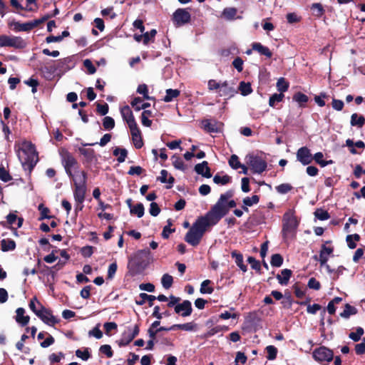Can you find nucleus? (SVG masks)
Returning <instances> with one entry per match:
<instances>
[{
	"label": "nucleus",
	"instance_id": "f257e3e1",
	"mask_svg": "<svg viewBox=\"0 0 365 365\" xmlns=\"http://www.w3.org/2000/svg\"><path fill=\"white\" fill-rule=\"evenodd\" d=\"M150 251L149 249H143L137 251L129 258L128 269L130 275L140 274L149 264Z\"/></svg>",
	"mask_w": 365,
	"mask_h": 365
},
{
	"label": "nucleus",
	"instance_id": "f03ea898",
	"mask_svg": "<svg viewBox=\"0 0 365 365\" xmlns=\"http://www.w3.org/2000/svg\"><path fill=\"white\" fill-rule=\"evenodd\" d=\"M222 217L212 208L204 215L198 217L191 228L204 235L207 228L217 225Z\"/></svg>",
	"mask_w": 365,
	"mask_h": 365
},
{
	"label": "nucleus",
	"instance_id": "7ed1b4c3",
	"mask_svg": "<svg viewBox=\"0 0 365 365\" xmlns=\"http://www.w3.org/2000/svg\"><path fill=\"white\" fill-rule=\"evenodd\" d=\"M298 225L299 222L293 214L286 212L283 215L282 235L284 241L295 237Z\"/></svg>",
	"mask_w": 365,
	"mask_h": 365
},
{
	"label": "nucleus",
	"instance_id": "20e7f679",
	"mask_svg": "<svg viewBox=\"0 0 365 365\" xmlns=\"http://www.w3.org/2000/svg\"><path fill=\"white\" fill-rule=\"evenodd\" d=\"M246 163L251 168L253 173L261 174L267 168V163L262 157L249 153L245 157Z\"/></svg>",
	"mask_w": 365,
	"mask_h": 365
},
{
	"label": "nucleus",
	"instance_id": "39448f33",
	"mask_svg": "<svg viewBox=\"0 0 365 365\" xmlns=\"http://www.w3.org/2000/svg\"><path fill=\"white\" fill-rule=\"evenodd\" d=\"M27 43L20 36H9L0 35V47H12L16 49H24Z\"/></svg>",
	"mask_w": 365,
	"mask_h": 365
},
{
	"label": "nucleus",
	"instance_id": "423d86ee",
	"mask_svg": "<svg viewBox=\"0 0 365 365\" xmlns=\"http://www.w3.org/2000/svg\"><path fill=\"white\" fill-rule=\"evenodd\" d=\"M61 163L65 169L66 173L69 178H73V173L79 169V164L74 156L69 152H66L62 155Z\"/></svg>",
	"mask_w": 365,
	"mask_h": 365
},
{
	"label": "nucleus",
	"instance_id": "0eeeda50",
	"mask_svg": "<svg viewBox=\"0 0 365 365\" xmlns=\"http://www.w3.org/2000/svg\"><path fill=\"white\" fill-rule=\"evenodd\" d=\"M312 356L317 362L322 364H327L334 359V352L331 349L321 346L314 350Z\"/></svg>",
	"mask_w": 365,
	"mask_h": 365
},
{
	"label": "nucleus",
	"instance_id": "6e6552de",
	"mask_svg": "<svg viewBox=\"0 0 365 365\" xmlns=\"http://www.w3.org/2000/svg\"><path fill=\"white\" fill-rule=\"evenodd\" d=\"M233 195V190H229L224 194H221L217 202L211 208L222 218L227 215V209L224 207V202H226L227 200L232 197Z\"/></svg>",
	"mask_w": 365,
	"mask_h": 365
},
{
	"label": "nucleus",
	"instance_id": "1a4fd4ad",
	"mask_svg": "<svg viewBox=\"0 0 365 365\" xmlns=\"http://www.w3.org/2000/svg\"><path fill=\"white\" fill-rule=\"evenodd\" d=\"M172 21L176 27H180L190 22L191 15L186 9L179 8L173 13Z\"/></svg>",
	"mask_w": 365,
	"mask_h": 365
},
{
	"label": "nucleus",
	"instance_id": "9d476101",
	"mask_svg": "<svg viewBox=\"0 0 365 365\" xmlns=\"http://www.w3.org/2000/svg\"><path fill=\"white\" fill-rule=\"evenodd\" d=\"M41 307V312L36 313V316L45 324L48 326H54L60 322V319L53 315L51 310L43 307L40 302H38Z\"/></svg>",
	"mask_w": 365,
	"mask_h": 365
},
{
	"label": "nucleus",
	"instance_id": "9b49d317",
	"mask_svg": "<svg viewBox=\"0 0 365 365\" xmlns=\"http://www.w3.org/2000/svg\"><path fill=\"white\" fill-rule=\"evenodd\" d=\"M86 193V185H85V175H83V182L75 183L73 196L77 203L82 204L85 200Z\"/></svg>",
	"mask_w": 365,
	"mask_h": 365
},
{
	"label": "nucleus",
	"instance_id": "f8f14e48",
	"mask_svg": "<svg viewBox=\"0 0 365 365\" xmlns=\"http://www.w3.org/2000/svg\"><path fill=\"white\" fill-rule=\"evenodd\" d=\"M296 155L297 160L303 165H309L313 161L311 150L307 146H303L299 148L297 151Z\"/></svg>",
	"mask_w": 365,
	"mask_h": 365
},
{
	"label": "nucleus",
	"instance_id": "ddd939ff",
	"mask_svg": "<svg viewBox=\"0 0 365 365\" xmlns=\"http://www.w3.org/2000/svg\"><path fill=\"white\" fill-rule=\"evenodd\" d=\"M203 129L207 133H220L222 123L216 120L205 119L202 121Z\"/></svg>",
	"mask_w": 365,
	"mask_h": 365
},
{
	"label": "nucleus",
	"instance_id": "4468645a",
	"mask_svg": "<svg viewBox=\"0 0 365 365\" xmlns=\"http://www.w3.org/2000/svg\"><path fill=\"white\" fill-rule=\"evenodd\" d=\"M175 312L185 317L191 315L192 312V304L189 300H184L174 307Z\"/></svg>",
	"mask_w": 365,
	"mask_h": 365
},
{
	"label": "nucleus",
	"instance_id": "2eb2a0df",
	"mask_svg": "<svg viewBox=\"0 0 365 365\" xmlns=\"http://www.w3.org/2000/svg\"><path fill=\"white\" fill-rule=\"evenodd\" d=\"M202 237V235L190 227L185 236V240L190 245L196 247L200 244Z\"/></svg>",
	"mask_w": 365,
	"mask_h": 365
},
{
	"label": "nucleus",
	"instance_id": "dca6fc26",
	"mask_svg": "<svg viewBox=\"0 0 365 365\" xmlns=\"http://www.w3.org/2000/svg\"><path fill=\"white\" fill-rule=\"evenodd\" d=\"M219 93L220 96H225L230 98L237 93V91L234 87L230 86L229 83L225 81L221 83Z\"/></svg>",
	"mask_w": 365,
	"mask_h": 365
},
{
	"label": "nucleus",
	"instance_id": "f3484780",
	"mask_svg": "<svg viewBox=\"0 0 365 365\" xmlns=\"http://www.w3.org/2000/svg\"><path fill=\"white\" fill-rule=\"evenodd\" d=\"M333 252V247H327L324 244L322 245L319 255V262L321 266H324L327 264L329 255H331Z\"/></svg>",
	"mask_w": 365,
	"mask_h": 365
},
{
	"label": "nucleus",
	"instance_id": "a211bd4d",
	"mask_svg": "<svg viewBox=\"0 0 365 365\" xmlns=\"http://www.w3.org/2000/svg\"><path fill=\"white\" fill-rule=\"evenodd\" d=\"M194 170L198 175H201L206 178L212 177L210 168L207 161H202L201 163L195 165Z\"/></svg>",
	"mask_w": 365,
	"mask_h": 365
},
{
	"label": "nucleus",
	"instance_id": "6ab92c4d",
	"mask_svg": "<svg viewBox=\"0 0 365 365\" xmlns=\"http://www.w3.org/2000/svg\"><path fill=\"white\" fill-rule=\"evenodd\" d=\"M58 67V66H56L54 64L47 63L43 67H41L39 70L45 78L47 80H51Z\"/></svg>",
	"mask_w": 365,
	"mask_h": 365
},
{
	"label": "nucleus",
	"instance_id": "aec40b11",
	"mask_svg": "<svg viewBox=\"0 0 365 365\" xmlns=\"http://www.w3.org/2000/svg\"><path fill=\"white\" fill-rule=\"evenodd\" d=\"M78 151L85 158L86 164L91 165L94 160H96V156L93 149L79 148Z\"/></svg>",
	"mask_w": 365,
	"mask_h": 365
},
{
	"label": "nucleus",
	"instance_id": "412c9836",
	"mask_svg": "<svg viewBox=\"0 0 365 365\" xmlns=\"http://www.w3.org/2000/svg\"><path fill=\"white\" fill-rule=\"evenodd\" d=\"M16 322L19 324L21 327L26 326L30 320L29 316H25V309L22 307H19L16 310Z\"/></svg>",
	"mask_w": 365,
	"mask_h": 365
},
{
	"label": "nucleus",
	"instance_id": "4be33fe9",
	"mask_svg": "<svg viewBox=\"0 0 365 365\" xmlns=\"http://www.w3.org/2000/svg\"><path fill=\"white\" fill-rule=\"evenodd\" d=\"M252 50L257 51L260 55L264 56L267 58H270L272 56V53L269 48L259 42L252 43Z\"/></svg>",
	"mask_w": 365,
	"mask_h": 365
},
{
	"label": "nucleus",
	"instance_id": "5701e85b",
	"mask_svg": "<svg viewBox=\"0 0 365 365\" xmlns=\"http://www.w3.org/2000/svg\"><path fill=\"white\" fill-rule=\"evenodd\" d=\"M231 257L235 259V262L237 267L243 272H245L247 270V267L244 264L243 255L237 250H233L231 252Z\"/></svg>",
	"mask_w": 365,
	"mask_h": 365
},
{
	"label": "nucleus",
	"instance_id": "b1692460",
	"mask_svg": "<svg viewBox=\"0 0 365 365\" xmlns=\"http://www.w3.org/2000/svg\"><path fill=\"white\" fill-rule=\"evenodd\" d=\"M27 149L30 154L27 155L24 162L28 163H35V165H36L38 162V153L36 151L35 145L32 143L29 142L27 145Z\"/></svg>",
	"mask_w": 365,
	"mask_h": 365
},
{
	"label": "nucleus",
	"instance_id": "393cba45",
	"mask_svg": "<svg viewBox=\"0 0 365 365\" xmlns=\"http://www.w3.org/2000/svg\"><path fill=\"white\" fill-rule=\"evenodd\" d=\"M292 272L289 269H284L281 271V274H278L276 276V278L278 280V282L281 285H287L289 283V281L292 277Z\"/></svg>",
	"mask_w": 365,
	"mask_h": 365
},
{
	"label": "nucleus",
	"instance_id": "a878e982",
	"mask_svg": "<svg viewBox=\"0 0 365 365\" xmlns=\"http://www.w3.org/2000/svg\"><path fill=\"white\" fill-rule=\"evenodd\" d=\"M140 332L139 324H135L133 331L128 334L127 341H124V339H121L119 341L120 346H125L129 344L138 334Z\"/></svg>",
	"mask_w": 365,
	"mask_h": 365
},
{
	"label": "nucleus",
	"instance_id": "bb28decb",
	"mask_svg": "<svg viewBox=\"0 0 365 365\" xmlns=\"http://www.w3.org/2000/svg\"><path fill=\"white\" fill-rule=\"evenodd\" d=\"M14 30L16 31H30L34 29L31 21L26 23L14 22Z\"/></svg>",
	"mask_w": 365,
	"mask_h": 365
},
{
	"label": "nucleus",
	"instance_id": "cd10ccee",
	"mask_svg": "<svg viewBox=\"0 0 365 365\" xmlns=\"http://www.w3.org/2000/svg\"><path fill=\"white\" fill-rule=\"evenodd\" d=\"M16 248V242L11 239H3L1 241V250L3 252H9L14 250Z\"/></svg>",
	"mask_w": 365,
	"mask_h": 365
},
{
	"label": "nucleus",
	"instance_id": "c85d7f7f",
	"mask_svg": "<svg viewBox=\"0 0 365 365\" xmlns=\"http://www.w3.org/2000/svg\"><path fill=\"white\" fill-rule=\"evenodd\" d=\"M180 95V91L178 89L168 88L165 91V96L163 101L169 103L173 101L174 98H178Z\"/></svg>",
	"mask_w": 365,
	"mask_h": 365
},
{
	"label": "nucleus",
	"instance_id": "c756f323",
	"mask_svg": "<svg viewBox=\"0 0 365 365\" xmlns=\"http://www.w3.org/2000/svg\"><path fill=\"white\" fill-rule=\"evenodd\" d=\"M312 15L317 18H321L325 13V10L320 3H314L311 5Z\"/></svg>",
	"mask_w": 365,
	"mask_h": 365
},
{
	"label": "nucleus",
	"instance_id": "7c9ffc66",
	"mask_svg": "<svg viewBox=\"0 0 365 365\" xmlns=\"http://www.w3.org/2000/svg\"><path fill=\"white\" fill-rule=\"evenodd\" d=\"M350 123L352 126L362 128L365 124V118L361 115H359L357 113H353L351 116Z\"/></svg>",
	"mask_w": 365,
	"mask_h": 365
},
{
	"label": "nucleus",
	"instance_id": "2f4dec72",
	"mask_svg": "<svg viewBox=\"0 0 365 365\" xmlns=\"http://www.w3.org/2000/svg\"><path fill=\"white\" fill-rule=\"evenodd\" d=\"M113 155L118 157L117 160L118 163H123L127 158L128 151L125 148L117 147L113 150Z\"/></svg>",
	"mask_w": 365,
	"mask_h": 365
},
{
	"label": "nucleus",
	"instance_id": "473e14b6",
	"mask_svg": "<svg viewBox=\"0 0 365 365\" xmlns=\"http://www.w3.org/2000/svg\"><path fill=\"white\" fill-rule=\"evenodd\" d=\"M213 182L217 185H225L232 182V178L228 175L220 176L218 173L213 177Z\"/></svg>",
	"mask_w": 365,
	"mask_h": 365
},
{
	"label": "nucleus",
	"instance_id": "72a5a7b5",
	"mask_svg": "<svg viewBox=\"0 0 365 365\" xmlns=\"http://www.w3.org/2000/svg\"><path fill=\"white\" fill-rule=\"evenodd\" d=\"M313 157V160H314L316 163L319 165L322 168H324L329 164H331L333 161L330 160H323L324 154L322 152L316 153Z\"/></svg>",
	"mask_w": 365,
	"mask_h": 365
},
{
	"label": "nucleus",
	"instance_id": "f704fd0d",
	"mask_svg": "<svg viewBox=\"0 0 365 365\" xmlns=\"http://www.w3.org/2000/svg\"><path fill=\"white\" fill-rule=\"evenodd\" d=\"M357 309L355 307L346 304L344 311L340 313V316L343 318L348 319L351 315L357 314Z\"/></svg>",
	"mask_w": 365,
	"mask_h": 365
},
{
	"label": "nucleus",
	"instance_id": "c9c22d12",
	"mask_svg": "<svg viewBox=\"0 0 365 365\" xmlns=\"http://www.w3.org/2000/svg\"><path fill=\"white\" fill-rule=\"evenodd\" d=\"M238 90L240 91L241 95L244 96H248L253 91L251 83L249 82L246 83L245 81H241L240 83Z\"/></svg>",
	"mask_w": 365,
	"mask_h": 365
},
{
	"label": "nucleus",
	"instance_id": "e433bc0d",
	"mask_svg": "<svg viewBox=\"0 0 365 365\" xmlns=\"http://www.w3.org/2000/svg\"><path fill=\"white\" fill-rule=\"evenodd\" d=\"M293 101L297 102L300 107H304V104L308 102L309 98L302 92H297L293 96Z\"/></svg>",
	"mask_w": 365,
	"mask_h": 365
},
{
	"label": "nucleus",
	"instance_id": "4c0bfd02",
	"mask_svg": "<svg viewBox=\"0 0 365 365\" xmlns=\"http://www.w3.org/2000/svg\"><path fill=\"white\" fill-rule=\"evenodd\" d=\"M83 175H85V185L87 184L88 174L85 170H78L75 173H73V178H70L73 181V185L75 183L83 182Z\"/></svg>",
	"mask_w": 365,
	"mask_h": 365
},
{
	"label": "nucleus",
	"instance_id": "58836bf2",
	"mask_svg": "<svg viewBox=\"0 0 365 365\" xmlns=\"http://www.w3.org/2000/svg\"><path fill=\"white\" fill-rule=\"evenodd\" d=\"M120 113L123 120L127 122V120H130V119H133L134 115L130 108L128 106H125L120 109Z\"/></svg>",
	"mask_w": 365,
	"mask_h": 365
},
{
	"label": "nucleus",
	"instance_id": "ea45409f",
	"mask_svg": "<svg viewBox=\"0 0 365 365\" xmlns=\"http://www.w3.org/2000/svg\"><path fill=\"white\" fill-rule=\"evenodd\" d=\"M144 211L145 208L141 202L137 203L130 210L131 215H136L139 218L143 216Z\"/></svg>",
	"mask_w": 365,
	"mask_h": 365
},
{
	"label": "nucleus",
	"instance_id": "a19ab883",
	"mask_svg": "<svg viewBox=\"0 0 365 365\" xmlns=\"http://www.w3.org/2000/svg\"><path fill=\"white\" fill-rule=\"evenodd\" d=\"M132 135V140L134 146L137 149H140L143 146V141L141 135V133H134L131 134Z\"/></svg>",
	"mask_w": 365,
	"mask_h": 365
},
{
	"label": "nucleus",
	"instance_id": "79ce46f5",
	"mask_svg": "<svg viewBox=\"0 0 365 365\" xmlns=\"http://www.w3.org/2000/svg\"><path fill=\"white\" fill-rule=\"evenodd\" d=\"M314 214L315 217L319 220H327L330 218L329 213L322 208H317Z\"/></svg>",
	"mask_w": 365,
	"mask_h": 365
},
{
	"label": "nucleus",
	"instance_id": "37998d69",
	"mask_svg": "<svg viewBox=\"0 0 365 365\" xmlns=\"http://www.w3.org/2000/svg\"><path fill=\"white\" fill-rule=\"evenodd\" d=\"M289 83L284 78H280L278 79L277 82V91H279V93H283L287 91L289 88Z\"/></svg>",
	"mask_w": 365,
	"mask_h": 365
},
{
	"label": "nucleus",
	"instance_id": "c03bdc74",
	"mask_svg": "<svg viewBox=\"0 0 365 365\" xmlns=\"http://www.w3.org/2000/svg\"><path fill=\"white\" fill-rule=\"evenodd\" d=\"M161 283L163 287L168 289L172 287L173 283V278L169 274H164L161 278Z\"/></svg>",
	"mask_w": 365,
	"mask_h": 365
},
{
	"label": "nucleus",
	"instance_id": "a18cd8bd",
	"mask_svg": "<svg viewBox=\"0 0 365 365\" xmlns=\"http://www.w3.org/2000/svg\"><path fill=\"white\" fill-rule=\"evenodd\" d=\"M284 98V95L283 93H274L269 97V106L270 107L274 108L275 106L276 103H279L282 101Z\"/></svg>",
	"mask_w": 365,
	"mask_h": 365
},
{
	"label": "nucleus",
	"instance_id": "49530a36",
	"mask_svg": "<svg viewBox=\"0 0 365 365\" xmlns=\"http://www.w3.org/2000/svg\"><path fill=\"white\" fill-rule=\"evenodd\" d=\"M283 257L280 254H274L271 257V265L275 267H279L283 264Z\"/></svg>",
	"mask_w": 365,
	"mask_h": 365
},
{
	"label": "nucleus",
	"instance_id": "de8ad7c7",
	"mask_svg": "<svg viewBox=\"0 0 365 365\" xmlns=\"http://www.w3.org/2000/svg\"><path fill=\"white\" fill-rule=\"evenodd\" d=\"M172 160H173V165L176 169L180 170H185V166L184 162L179 156H178L176 155H173L172 156Z\"/></svg>",
	"mask_w": 365,
	"mask_h": 365
},
{
	"label": "nucleus",
	"instance_id": "09e8293b",
	"mask_svg": "<svg viewBox=\"0 0 365 365\" xmlns=\"http://www.w3.org/2000/svg\"><path fill=\"white\" fill-rule=\"evenodd\" d=\"M265 349L267 353V359L268 360L272 361L277 358L278 350L274 346L269 345L266 347Z\"/></svg>",
	"mask_w": 365,
	"mask_h": 365
},
{
	"label": "nucleus",
	"instance_id": "8fccbe9b",
	"mask_svg": "<svg viewBox=\"0 0 365 365\" xmlns=\"http://www.w3.org/2000/svg\"><path fill=\"white\" fill-rule=\"evenodd\" d=\"M17 220V215L14 213L10 212L6 216V222H1L0 225L3 226L4 227H7L8 225L12 226L16 221Z\"/></svg>",
	"mask_w": 365,
	"mask_h": 365
},
{
	"label": "nucleus",
	"instance_id": "3c124183",
	"mask_svg": "<svg viewBox=\"0 0 365 365\" xmlns=\"http://www.w3.org/2000/svg\"><path fill=\"white\" fill-rule=\"evenodd\" d=\"M364 330L362 327H357L356 332H351L349 334V337L354 341H359L361 339V336L364 334Z\"/></svg>",
	"mask_w": 365,
	"mask_h": 365
},
{
	"label": "nucleus",
	"instance_id": "603ef678",
	"mask_svg": "<svg viewBox=\"0 0 365 365\" xmlns=\"http://www.w3.org/2000/svg\"><path fill=\"white\" fill-rule=\"evenodd\" d=\"M211 283L210 279L204 280L200 289V292L202 294H212L214 291V289L211 287H208V285Z\"/></svg>",
	"mask_w": 365,
	"mask_h": 365
},
{
	"label": "nucleus",
	"instance_id": "864d4df0",
	"mask_svg": "<svg viewBox=\"0 0 365 365\" xmlns=\"http://www.w3.org/2000/svg\"><path fill=\"white\" fill-rule=\"evenodd\" d=\"M172 225V221L170 219L168 220V225L163 227V232L161 233L162 237L164 239H168L169 236L171 233L175 232V229H171L170 226Z\"/></svg>",
	"mask_w": 365,
	"mask_h": 365
},
{
	"label": "nucleus",
	"instance_id": "5fc2aeb1",
	"mask_svg": "<svg viewBox=\"0 0 365 365\" xmlns=\"http://www.w3.org/2000/svg\"><path fill=\"white\" fill-rule=\"evenodd\" d=\"M65 354L60 351L57 354L53 353L48 356V360L51 364H57L61 361L62 359H64Z\"/></svg>",
	"mask_w": 365,
	"mask_h": 365
},
{
	"label": "nucleus",
	"instance_id": "6e6d98bb",
	"mask_svg": "<svg viewBox=\"0 0 365 365\" xmlns=\"http://www.w3.org/2000/svg\"><path fill=\"white\" fill-rule=\"evenodd\" d=\"M103 126L106 130H112L115 127L114 119L112 117L106 116L103 120Z\"/></svg>",
	"mask_w": 365,
	"mask_h": 365
},
{
	"label": "nucleus",
	"instance_id": "4d7b16f0",
	"mask_svg": "<svg viewBox=\"0 0 365 365\" xmlns=\"http://www.w3.org/2000/svg\"><path fill=\"white\" fill-rule=\"evenodd\" d=\"M38 210L41 211V215L38 218L39 220L51 219L53 217V216L48 215L50 210L48 207H44L43 204L39 205Z\"/></svg>",
	"mask_w": 365,
	"mask_h": 365
},
{
	"label": "nucleus",
	"instance_id": "13d9d810",
	"mask_svg": "<svg viewBox=\"0 0 365 365\" xmlns=\"http://www.w3.org/2000/svg\"><path fill=\"white\" fill-rule=\"evenodd\" d=\"M12 179L9 171L6 170L4 165H0V180L3 182H7Z\"/></svg>",
	"mask_w": 365,
	"mask_h": 365
},
{
	"label": "nucleus",
	"instance_id": "bf43d9fd",
	"mask_svg": "<svg viewBox=\"0 0 365 365\" xmlns=\"http://www.w3.org/2000/svg\"><path fill=\"white\" fill-rule=\"evenodd\" d=\"M292 186L289 183H282L277 185L275 189L280 194H286L292 190Z\"/></svg>",
	"mask_w": 365,
	"mask_h": 365
},
{
	"label": "nucleus",
	"instance_id": "052dcab7",
	"mask_svg": "<svg viewBox=\"0 0 365 365\" xmlns=\"http://www.w3.org/2000/svg\"><path fill=\"white\" fill-rule=\"evenodd\" d=\"M247 262L250 264L252 269L261 274V265L259 261L257 260L254 257H249L247 258Z\"/></svg>",
	"mask_w": 365,
	"mask_h": 365
},
{
	"label": "nucleus",
	"instance_id": "680f3d73",
	"mask_svg": "<svg viewBox=\"0 0 365 365\" xmlns=\"http://www.w3.org/2000/svg\"><path fill=\"white\" fill-rule=\"evenodd\" d=\"M194 327H195V325L192 322L173 325V328H175V330L180 329V330H185V331H192L194 329Z\"/></svg>",
	"mask_w": 365,
	"mask_h": 365
},
{
	"label": "nucleus",
	"instance_id": "e2e57ef3",
	"mask_svg": "<svg viewBox=\"0 0 365 365\" xmlns=\"http://www.w3.org/2000/svg\"><path fill=\"white\" fill-rule=\"evenodd\" d=\"M259 201V197L258 195H252L251 197H246L243 199L242 202L246 206L251 207L255 204H257Z\"/></svg>",
	"mask_w": 365,
	"mask_h": 365
},
{
	"label": "nucleus",
	"instance_id": "0e129e2a",
	"mask_svg": "<svg viewBox=\"0 0 365 365\" xmlns=\"http://www.w3.org/2000/svg\"><path fill=\"white\" fill-rule=\"evenodd\" d=\"M76 356L83 361H87L91 357V354L88 351V348H85L83 351L77 349L76 351Z\"/></svg>",
	"mask_w": 365,
	"mask_h": 365
},
{
	"label": "nucleus",
	"instance_id": "69168bd1",
	"mask_svg": "<svg viewBox=\"0 0 365 365\" xmlns=\"http://www.w3.org/2000/svg\"><path fill=\"white\" fill-rule=\"evenodd\" d=\"M157 34V31L155 29H152L149 32H145L143 34V43L147 45L150 41H153L155 35Z\"/></svg>",
	"mask_w": 365,
	"mask_h": 365
},
{
	"label": "nucleus",
	"instance_id": "338daca9",
	"mask_svg": "<svg viewBox=\"0 0 365 365\" xmlns=\"http://www.w3.org/2000/svg\"><path fill=\"white\" fill-rule=\"evenodd\" d=\"M228 163L230 166L235 170L240 168L242 165L239 160V158L236 155H232Z\"/></svg>",
	"mask_w": 365,
	"mask_h": 365
},
{
	"label": "nucleus",
	"instance_id": "774afa93",
	"mask_svg": "<svg viewBox=\"0 0 365 365\" xmlns=\"http://www.w3.org/2000/svg\"><path fill=\"white\" fill-rule=\"evenodd\" d=\"M99 351L101 354H105L108 358H111L113 356V351L112 350V348L108 344H104L101 346Z\"/></svg>",
	"mask_w": 365,
	"mask_h": 365
}]
</instances>
